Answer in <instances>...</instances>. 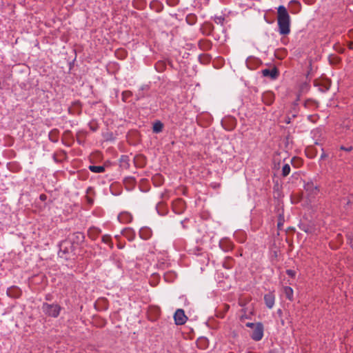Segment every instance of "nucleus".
<instances>
[{
	"label": "nucleus",
	"mask_w": 353,
	"mask_h": 353,
	"mask_svg": "<svg viewBox=\"0 0 353 353\" xmlns=\"http://www.w3.org/2000/svg\"><path fill=\"white\" fill-rule=\"evenodd\" d=\"M277 22L279 31L281 34L286 35L290 32V17L287 9L283 6H280L277 10Z\"/></svg>",
	"instance_id": "1"
},
{
	"label": "nucleus",
	"mask_w": 353,
	"mask_h": 353,
	"mask_svg": "<svg viewBox=\"0 0 353 353\" xmlns=\"http://www.w3.org/2000/svg\"><path fill=\"white\" fill-rule=\"evenodd\" d=\"M42 310L46 315L56 318L59 315L61 307L57 304L44 303L42 305Z\"/></svg>",
	"instance_id": "2"
},
{
	"label": "nucleus",
	"mask_w": 353,
	"mask_h": 353,
	"mask_svg": "<svg viewBox=\"0 0 353 353\" xmlns=\"http://www.w3.org/2000/svg\"><path fill=\"white\" fill-rule=\"evenodd\" d=\"M304 189L308 196L313 198L319 192V188L312 181L307 182L304 185Z\"/></svg>",
	"instance_id": "3"
},
{
	"label": "nucleus",
	"mask_w": 353,
	"mask_h": 353,
	"mask_svg": "<svg viewBox=\"0 0 353 353\" xmlns=\"http://www.w3.org/2000/svg\"><path fill=\"white\" fill-rule=\"evenodd\" d=\"M263 336V326L261 323H257L252 331L251 338L256 341H259L262 339Z\"/></svg>",
	"instance_id": "4"
},
{
	"label": "nucleus",
	"mask_w": 353,
	"mask_h": 353,
	"mask_svg": "<svg viewBox=\"0 0 353 353\" xmlns=\"http://www.w3.org/2000/svg\"><path fill=\"white\" fill-rule=\"evenodd\" d=\"M174 319L176 325H183L188 318L182 309H178L174 313Z\"/></svg>",
	"instance_id": "5"
},
{
	"label": "nucleus",
	"mask_w": 353,
	"mask_h": 353,
	"mask_svg": "<svg viewBox=\"0 0 353 353\" xmlns=\"http://www.w3.org/2000/svg\"><path fill=\"white\" fill-rule=\"evenodd\" d=\"M185 208V204L184 201L182 199H178L175 201L173 203V208L176 213L181 214L183 212Z\"/></svg>",
	"instance_id": "6"
},
{
	"label": "nucleus",
	"mask_w": 353,
	"mask_h": 353,
	"mask_svg": "<svg viewBox=\"0 0 353 353\" xmlns=\"http://www.w3.org/2000/svg\"><path fill=\"white\" fill-rule=\"evenodd\" d=\"M117 219L120 223H128L132 220V216L129 212H123L118 215Z\"/></svg>",
	"instance_id": "7"
},
{
	"label": "nucleus",
	"mask_w": 353,
	"mask_h": 353,
	"mask_svg": "<svg viewBox=\"0 0 353 353\" xmlns=\"http://www.w3.org/2000/svg\"><path fill=\"white\" fill-rule=\"evenodd\" d=\"M152 235V230L148 227H143L139 230V236L144 240L149 239Z\"/></svg>",
	"instance_id": "8"
},
{
	"label": "nucleus",
	"mask_w": 353,
	"mask_h": 353,
	"mask_svg": "<svg viewBox=\"0 0 353 353\" xmlns=\"http://www.w3.org/2000/svg\"><path fill=\"white\" fill-rule=\"evenodd\" d=\"M264 301L268 308H272L274 305L275 296L272 293H268L264 296Z\"/></svg>",
	"instance_id": "9"
},
{
	"label": "nucleus",
	"mask_w": 353,
	"mask_h": 353,
	"mask_svg": "<svg viewBox=\"0 0 353 353\" xmlns=\"http://www.w3.org/2000/svg\"><path fill=\"white\" fill-rule=\"evenodd\" d=\"M219 246L223 251L228 252L232 248V243L227 239H223L220 241Z\"/></svg>",
	"instance_id": "10"
},
{
	"label": "nucleus",
	"mask_w": 353,
	"mask_h": 353,
	"mask_svg": "<svg viewBox=\"0 0 353 353\" xmlns=\"http://www.w3.org/2000/svg\"><path fill=\"white\" fill-rule=\"evenodd\" d=\"M262 74L264 77H270L271 79H276L278 76V72L276 69L273 68L272 70L270 69H264L262 70Z\"/></svg>",
	"instance_id": "11"
},
{
	"label": "nucleus",
	"mask_w": 353,
	"mask_h": 353,
	"mask_svg": "<svg viewBox=\"0 0 353 353\" xmlns=\"http://www.w3.org/2000/svg\"><path fill=\"white\" fill-rule=\"evenodd\" d=\"M263 100L265 103L270 105L274 101V95L272 92H265L263 95Z\"/></svg>",
	"instance_id": "12"
},
{
	"label": "nucleus",
	"mask_w": 353,
	"mask_h": 353,
	"mask_svg": "<svg viewBox=\"0 0 353 353\" xmlns=\"http://www.w3.org/2000/svg\"><path fill=\"white\" fill-rule=\"evenodd\" d=\"M89 169L94 173H101L105 171V168L101 165H90Z\"/></svg>",
	"instance_id": "13"
},
{
	"label": "nucleus",
	"mask_w": 353,
	"mask_h": 353,
	"mask_svg": "<svg viewBox=\"0 0 353 353\" xmlns=\"http://www.w3.org/2000/svg\"><path fill=\"white\" fill-rule=\"evenodd\" d=\"M284 293L289 300H292L293 298V290L288 286L284 288Z\"/></svg>",
	"instance_id": "14"
},
{
	"label": "nucleus",
	"mask_w": 353,
	"mask_h": 353,
	"mask_svg": "<svg viewBox=\"0 0 353 353\" xmlns=\"http://www.w3.org/2000/svg\"><path fill=\"white\" fill-rule=\"evenodd\" d=\"M197 346L199 348L205 349L208 346V341L205 338H201L197 341Z\"/></svg>",
	"instance_id": "15"
},
{
	"label": "nucleus",
	"mask_w": 353,
	"mask_h": 353,
	"mask_svg": "<svg viewBox=\"0 0 353 353\" xmlns=\"http://www.w3.org/2000/svg\"><path fill=\"white\" fill-rule=\"evenodd\" d=\"M123 235L126 236L129 240H132L134 236V233L132 230L126 228L123 230Z\"/></svg>",
	"instance_id": "16"
},
{
	"label": "nucleus",
	"mask_w": 353,
	"mask_h": 353,
	"mask_svg": "<svg viewBox=\"0 0 353 353\" xmlns=\"http://www.w3.org/2000/svg\"><path fill=\"white\" fill-rule=\"evenodd\" d=\"M163 124L160 122H156L153 125V132L155 133H159L162 131Z\"/></svg>",
	"instance_id": "17"
},
{
	"label": "nucleus",
	"mask_w": 353,
	"mask_h": 353,
	"mask_svg": "<svg viewBox=\"0 0 353 353\" xmlns=\"http://www.w3.org/2000/svg\"><path fill=\"white\" fill-rule=\"evenodd\" d=\"M290 172V166L288 163H285L282 168V175L283 176H288Z\"/></svg>",
	"instance_id": "18"
},
{
	"label": "nucleus",
	"mask_w": 353,
	"mask_h": 353,
	"mask_svg": "<svg viewBox=\"0 0 353 353\" xmlns=\"http://www.w3.org/2000/svg\"><path fill=\"white\" fill-rule=\"evenodd\" d=\"M102 241L106 244H108L110 248L113 247V244L111 241V236L109 235H104L102 237Z\"/></svg>",
	"instance_id": "19"
},
{
	"label": "nucleus",
	"mask_w": 353,
	"mask_h": 353,
	"mask_svg": "<svg viewBox=\"0 0 353 353\" xmlns=\"http://www.w3.org/2000/svg\"><path fill=\"white\" fill-rule=\"evenodd\" d=\"M286 273L288 275L293 277L295 276V272L294 270H287L286 271Z\"/></svg>",
	"instance_id": "20"
},
{
	"label": "nucleus",
	"mask_w": 353,
	"mask_h": 353,
	"mask_svg": "<svg viewBox=\"0 0 353 353\" xmlns=\"http://www.w3.org/2000/svg\"><path fill=\"white\" fill-rule=\"evenodd\" d=\"M341 149L343 150H345V151H350V150H352V147H351V146L350 147L341 146Z\"/></svg>",
	"instance_id": "21"
},
{
	"label": "nucleus",
	"mask_w": 353,
	"mask_h": 353,
	"mask_svg": "<svg viewBox=\"0 0 353 353\" xmlns=\"http://www.w3.org/2000/svg\"><path fill=\"white\" fill-rule=\"evenodd\" d=\"M130 92H128V91H126V92H123V99L125 101V97H128V96H130Z\"/></svg>",
	"instance_id": "22"
},
{
	"label": "nucleus",
	"mask_w": 353,
	"mask_h": 353,
	"mask_svg": "<svg viewBox=\"0 0 353 353\" xmlns=\"http://www.w3.org/2000/svg\"><path fill=\"white\" fill-rule=\"evenodd\" d=\"M322 151H323V152H322V154L321 155V158H320L321 160H323V159H325L327 157V155L324 152L323 148H322Z\"/></svg>",
	"instance_id": "23"
},
{
	"label": "nucleus",
	"mask_w": 353,
	"mask_h": 353,
	"mask_svg": "<svg viewBox=\"0 0 353 353\" xmlns=\"http://www.w3.org/2000/svg\"><path fill=\"white\" fill-rule=\"evenodd\" d=\"M246 325H247L248 327H255V325H254V323H248L246 324Z\"/></svg>",
	"instance_id": "24"
},
{
	"label": "nucleus",
	"mask_w": 353,
	"mask_h": 353,
	"mask_svg": "<svg viewBox=\"0 0 353 353\" xmlns=\"http://www.w3.org/2000/svg\"><path fill=\"white\" fill-rule=\"evenodd\" d=\"M40 198H41V200H43V199L46 198V196H45V195H43V194H41V195L40 196Z\"/></svg>",
	"instance_id": "25"
},
{
	"label": "nucleus",
	"mask_w": 353,
	"mask_h": 353,
	"mask_svg": "<svg viewBox=\"0 0 353 353\" xmlns=\"http://www.w3.org/2000/svg\"><path fill=\"white\" fill-rule=\"evenodd\" d=\"M79 235L81 236V239H83V234H79Z\"/></svg>",
	"instance_id": "26"
},
{
	"label": "nucleus",
	"mask_w": 353,
	"mask_h": 353,
	"mask_svg": "<svg viewBox=\"0 0 353 353\" xmlns=\"http://www.w3.org/2000/svg\"><path fill=\"white\" fill-rule=\"evenodd\" d=\"M270 353H277L275 351H270Z\"/></svg>",
	"instance_id": "27"
}]
</instances>
